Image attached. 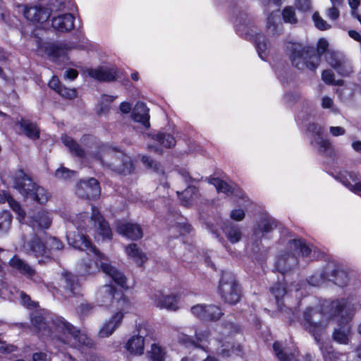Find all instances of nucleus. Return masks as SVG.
Masks as SVG:
<instances>
[{
	"label": "nucleus",
	"instance_id": "42",
	"mask_svg": "<svg viewBox=\"0 0 361 361\" xmlns=\"http://www.w3.org/2000/svg\"><path fill=\"white\" fill-rule=\"evenodd\" d=\"M233 196L239 200H245L243 190L233 181L227 178V197Z\"/></svg>",
	"mask_w": 361,
	"mask_h": 361
},
{
	"label": "nucleus",
	"instance_id": "17",
	"mask_svg": "<svg viewBox=\"0 0 361 361\" xmlns=\"http://www.w3.org/2000/svg\"><path fill=\"white\" fill-rule=\"evenodd\" d=\"M152 300L154 305L161 309H166L169 310L175 311L178 308V298L174 294H164L162 292H156Z\"/></svg>",
	"mask_w": 361,
	"mask_h": 361
},
{
	"label": "nucleus",
	"instance_id": "31",
	"mask_svg": "<svg viewBox=\"0 0 361 361\" xmlns=\"http://www.w3.org/2000/svg\"><path fill=\"white\" fill-rule=\"evenodd\" d=\"M252 39L254 41L255 46L259 56L262 59L265 60L269 55V39L264 34L261 32H256L252 36Z\"/></svg>",
	"mask_w": 361,
	"mask_h": 361
},
{
	"label": "nucleus",
	"instance_id": "55",
	"mask_svg": "<svg viewBox=\"0 0 361 361\" xmlns=\"http://www.w3.org/2000/svg\"><path fill=\"white\" fill-rule=\"evenodd\" d=\"M142 161L147 167L153 169L154 171H156L158 173L164 174V171L161 169L160 164L159 163H157V161L150 159L149 157L142 156Z\"/></svg>",
	"mask_w": 361,
	"mask_h": 361
},
{
	"label": "nucleus",
	"instance_id": "47",
	"mask_svg": "<svg viewBox=\"0 0 361 361\" xmlns=\"http://www.w3.org/2000/svg\"><path fill=\"white\" fill-rule=\"evenodd\" d=\"M321 350L324 361H338L342 355L336 351L332 345H327Z\"/></svg>",
	"mask_w": 361,
	"mask_h": 361
},
{
	"label": "nucleus",
	"instance_id": "32",
	"mask_svg": "<svg viewBox=\"0 0 361 361\" xmlns=\"http://www.w3.org/2000/svg\"><path fill=\"white\" fill-rule=\"evenodd\" d=\"M51 222V219L49 213L45 211H41L36 215L30 217L29 224L34 229L37 228L47 229L49 227Z\"/></svg>",
	"mask_w": 361,
	"mask_h": 361
},
{
	"label": "nucleus",
	"instance_id": "50",
	"mask_svg": "<svg viewBox=\"0 0 361 361\" xmlns=\"http://www.w3.org/2000/svg\"><path fill=\"white\" fill-rule=\"evenodd\" d=\"M190 311L195 317L202 320H206V312L207 311V305L197 304L196 305L192 306L191 307Z\"/></svg>",
	"mask_w": 361,
	"mask_h": 361
},
{
	"label": "nucleus",
	"instance_id": "3",
	"mask_svg": "<svg viewBox=\"0 0 361 361\" xmlns=\"http://www.w3.org/2000/svg\"><path fill=\"white\" fill-rule=\"evenodd\" d=\"M287 47L288 58L291 65L300 71L307 69L315 72L321 63V58L326 55L329 42L324 38H320L314 48L312 45L298 42H289Z\"/></svg>",
	"mask_w": 361,
	"mask_h": 361
},
{
	"label": "nucleus",
	"instance_id": "12",
	"mask_svg": "<svg viewBox=\"0 0 361 361\" xmlns=\"http://www.w3.org/2000/svg\"><path fill=\"white\" fill-rule=\"evenodd\" d=\"M100 192L99 182L94 178L80 181L76 188L78 196L84 199L96 198L99 196Z\"/></svg>",
	"mask_w": 361,
	"mask_h": 361
},
{
	"label": "nucleus",
	"instance_id": "1",
	"mask_svg": "<svg viewBox=\"0 0 361 361\" xmlns=\"http://www.w3.org/2000/svg\"><path fill=\"white\" fill-rule=\"evenodd\" d=\"M31 321L36 332L40 336L51 337L63 343L75 346H91L92 340L86 334L77 329L61 317H55L51 323L48 324L47 319L40 313L31 314Z\"/></svg>",
	"mask_w": 361,
	"mask_h": 361
},
{
	"label": "nucleus",
	"instance_id": "15",
	"mask_svg": "<svg viewBox=\"0 0 361 361\" xmlns=\"http://www.w3.org/2000/svg\"><path fill=\"white\" fill-rule=\"evenodd\" d=\"M23 14L30 21L43 23L49 19L51 16V11L48 8L42 6H25Z\"/></svg>",
	"mask_w": 361,
	"mask_h": 361
},
{
	"label": "nucleus",
	"instance_id": "41",
	"mask_svg": "<svg viewBox=\"0 0 361 361\" xmlns=\"http://www.w3.org/2000/svg\"><path fill=\"white\" fill-rule=\"evenodd\" d=\"M242 232L240 228L238 225L227 221V240L231 243L239 242L242 238Z\"/></svg>",
	"mask_w": 361,
	"mask_h": 361
},
{
	"label": "nucleus",
	"instance_id": "35",
	"mask_svg": "<svg viewBox=\"0 0 361 361\" xmlns=\"http://www.w3.org/2000/svg\"><path fill=\"white\" fill-rule=\"evenodd\" d=\"M126 252L129 258L133 259L141 266L146 260L147 257L135 243H131L126 247Z\"/></svg>",
	"mask_w": 361,
	"mask_h": 361
},
{
	"label": "nucleus",
	"instance_id": "40",
	"mask_svg": "<svg viewBox=\"0 0 361 361\" xmlns=\"http://www.w3.org/2000/svg\"><path fill=\"white\" fill-rule=\"evenodd\" d=\"M161 146L165 148H171L175 146L176 140L173 135L169 133L159 132L153 138Z\"/></svg>",
	"mask_w": 361,
	"mask_h": 361
},
{
	"label": "nucleus",
	"instance_id": "5",
	"mask_svg": "<svg viewBox=\"0 0 361 361\" xmlns=\"http://www.w3.org/2000/svg\"><path fill=\"white\" fill-rule=\"evenodd\" d=\"M77 229L84 230L85 233H97L103 238L111 239L112 233L109 224L104 219L99 211L92 208V214L89 217L86 213L75 215L72 219Z\"/></svg>",
	"mask_w": 361,
	"mask_h": 361
},
{
	"label": "nucleus",
	"instance_id": "18",
	"mask_svg": "<svg viewBox=\"0 0 361 361\" xmlns=\"http://www.w3.org/2000/svg\"><path fill=\"white\" fill-rule=\"evenodd\" d=\"M298 264V260L292 255L284 254L279 256L275 262V269L281 274L282 277L290 274Z\"/></svg>",
	"mask_w": 361,
	"mask_h": 361
},
{
	"label": "nucleus",
	"instance_id": "39",
	"mask_svg": "<svg viewBox=\"0 0 361 361\" xmlns=\"http://www.w3.org/2000/svg\"><path fill=\"white\" fill-rule=\"evenodd\" d=\"M61 140L63 143L68 147L71 152L74 153L79 157L85 156V151L71 137L66 134L61 135Z\"/></svg>",
	"mask_w": 361,
	"mask_h": 361
},
{
	"label": "nucleus",
	"instance_id": "49",
	"mask_svg": "<svg viewBox=\"0 0 361 361\" xmlns=\"http://www.w3.org/2000/svg\"><path fill=\"white\" fill-rule=\"evenodd\" d=\"M11 221L12 216L9 212L4 211L0 213V234L8 231Z\"/></svg>",
	"mask_w": 361,
	"mask_h": 361
},
{
	"label": "nucleus",
	"instance_id": "53",
	"mask_svg": "<svg viewBox=\"0 0 361 361\" xmlns=\"http://www.w3.org/2000/svg\"><path fill=\"white\" fill-rule=\"evenodd\" d=\"M150 357L153 361H162L164 353L162 348L157 344H152L149 352Z\"/></svg>",
	"mask_w": 361,
	"mask_h": 361
},
{
	"label": "nucleus",
	"instance_id": "11",
	"mask_svg": "<svg viewBox=\"0 0 361 361\" xmlns=\"http://www.w3.org/2000/svg\"><path fill=\"white\" fill-rule=\"evenodd\" d=\"M9 266L18 271L22 275L35 283L42 282V279L39 276L34 268L28 263L20 259L18 255H14L8 262Z\"/></svg>",
	"mask_w": 361,
	"mask_h": 361
},
{
	"label": "nucleus",
	"instance_id": "6",
	"mask_svg": "<svg viewBox=\"0 0 361 361\" xmlns=\"http://www.w3.org/2000/svg\"><path fill=\"white\" fill-rule=\"evenodd\" d=\"M13 187L23 197L31 198L39 204L46 203L49 198V193L47 190L34 183L22 170H19L15 174Z\"/></svg>",
	"mask_w": 361,
	"mask_h": 361
},
{
	"label": "nucleus",
	"instance_id": "7",
	"mask_svg": "<svg viewBox=\"0 0 361 361\" xmlns=\"http://www.w3.org/2000/svg\"><path fill=\"white\" fill-rule=\"evenodd\" d=\"M326 63L341 77H348L353 72L349 59L343 53L331 50L325 56Z\"/></svg>",
	"mask_w": 361,
	"mask_h": 361
},
{
	"label": "nucleus",
	"instance_id": "25",
	"mask_svg": "<svg viewBox=\"0 0 361 361\" xmlns=\"http://www.w3.org/2000/svg\"><path fill=\"white\" fill-rule=\"evenodd\" d=\"M74 16L71 13H64L54 17L51 25L55 30L61 32H69L74 27Z\"/></svg>",
	"mask_w": 361,
	"mask_h": 361
},
{
	"label": "nucleus",
	"instance_id": "8",
	"mask_svg": "<svg viewBox=\"0 0 361 361\" xmlns=\"http://www.w3.org/2000/svg\"><path fill=\"white\" fill-rule=\"evenodd\" d=\"M243 341L244 336L241 326L236 323L227 322V357L235 355L243 357L244 351L243 345L238 342H231L232 338Z\"/></svg>",
	"mask_w": 361,
	"mask_h": 361
},
{
	"label": "nucleus",
	"instance_id": "44",
	"mask_svg": "<svg viewBox=\"0 0 361 361\" xmlns=\"http://www.w3.org/2000/svg\"><path fill=\"white\" fill-rule=\"evenodd\" d=\"M317 143L320 147L319 153L324 154L329 158H334L335 157V149L329 140L321 138Z\"/></svg>",
	"mask_w": 361,
	"mask_h": 361
},
{
	"label": "nucleus",
	"instance_id": "59",
	"mask_svg": "<svg viewBox=\"0 0 361 361\" xmlns=\"http://www.w3.org/2000/svg\"><path fill=\"white\" fill-rule=\"evenodd\" d=\"M334 79L335 75L331 70L326 69L322 72V80L324 82L325 84L331 85L334 84Z\"/></svg>",
	"mask_w": 361,
	"mask_h": 361
},
{
	"label": "nucleus",
	"instance_id": "46",
	"mask_svg": "<svg viewBox=\"0 0 361 361\" xmlns=\"http://www.w3.org/2000/svg\"><path fill=\"white\" fill-rule=\"evenodd\" d=\"M47 49H49V55L54 58L58 59L61 57L63 59L66 57L67 48L65 47L64 44H49Z\"/></svg>",
	"mask_w": 361,
	"mask_h": 361
},
{
	"label": "nucleus",
	"instance_id": "45",
	"mask_svg": "<svg viewBox=\"0 0 361 361\" xmlns=\"http://www.w3.org/2000/svg\"><path fill=\"white\" fill-rule=\"evenodd\" d=\"M281 16L285 23L296 24L298 23V18L293 6H285L281 11Z\"/></svg>",
	"mask_w": 361,
	"mask_h": 361
},
{
	"label": "nucleus",
	"instance_id": "52",
	"mask_svg": "<svg viewBox=\"0 0 361 361\" xmlns=\"http://www.w3.org/2000/svg\"><path fill=\"white\" fill-rule=\"evenodd\" d=\"M75 172L66 167H61L55 171V177L59 180H66L74 176Z\"/></svg>",
	"mask_w": 361,
	"mask_h": 361
},
{
	"label": "nucleus",
	"instance_id": "24",
	"mask_svg": "<svg viewBox=\"0 0 361 361\" xmlns=\"http://www.w3.org/2000/svg\"><path fill=\"white\" fill-rule=\"evenodd\" d=\"M116 229L118 233L134 240L141 238L143 235L141 227L137 224L119 222Z\"/></svg>",
	"mask_w": 361,
	"mask_h": 361
},
{
	"label": "nucleus",
	"instance_id": "48",
	"mask_svg": "<svg viewBox=\"0 0 361 361\" xmlns=\"http://www.w3.org/2000/svg\"><path fill=\"white\" fill-rule=\"evenodd\" d=\"M222 310L214 305H208L207 311L206 312V321H216L221 318L223 315Z\"/></svg>",
	"mask_w": 361,
	"mask_h": 361
},
{
	"label": "nucleus",
	"instance_id": "20",
	"mask_svg": "<svg viewBox=\"0 0 361 361\" xmlns=\"http://www.w3.org/2000/svg\"><path fill=\"white\" fill-rule=\"evenodd\" d=\"M118 70L117 68L101 67L95 69H90L87 71L88 75L99 80L103 82H111L115 80L118 77Z\"/></svg>",
	"mask_w": 361,
	"mask_h": 361
},
{
	"label": "nucleus",
	"instance_id": "2",
	"mask_svg": "<svg viewBox=\"0 0 361 361\" xmlns=\"http://www.w3.org/2000/svg\"><path fill=\"white\" fill-rule=\"evenodd\" d=\"M67 240L71 245L79 250H85L89 256L95 260L94 264L91 262L81 264V273L82 274H91L97 270L98 267H100L102 271L109 276L115 283L122 287L125 286L126 276L108 262V260L92 245L85 234L78 233L75 235L74 233H69L67 235Z\"/></svg>",
	"mask_w": 361,
	"mask_h": 361
},
{
	"label": "nucleus",
	"instance_id": "29",
	"mask_svg": "<svg viewBox=\"0 0 361 361\" xmlns=\"http://www.w3.org/2000/svg\"><path fill=\"white\" fill-rule=\"evenodd\" d=\"M20 133L30 140H37L39 137L40 130L37 124L26 119H21L18 123Z\"/></svg>",
	"mask_w": 361,
	"mask_h": 361
},
{
	"label": "nucleus",
	"instance_id": "16",
	"mask_svg": "<svg viewBox=\"0 0 361 361\" xmlns=\"http://www.w3.org/2000/svg\"><path fill=\"white\" fill-rule=\"evenodd\" d=\"M124 317V313L115 312L109 319L102 324L98 334L101 338H108L121 325Z\"/></svg>",
	"mask_w": 361,
	"mask_h": 361
},
{
	"label": "nucleus",
	"instance_id": "27",
	"mask_svg": "<svg viewBox=\"0 0 361 361\" xmlns=\"http://www.w3.org/2000/svg\"><path fill=\"white\" fill-rule=\"evenodd\" d=\"M61 286L67 291L68 295H75L78 293L80 285L76 276L63 271L60 279Z\"/></svg>",
	"mask_w": 361,
	"mask_h": 361
},
{
	"label": "nucleus",
	"instance_id": "10",
	"mask_svg": "<svg viewBox=\"0 0 361 361\" xmlns=\"http://www.w3.org/2000/svg\"><path fill=\"white\" fill-rule=\"evenodd\" d=\"M318 314L316 309L312 307H307L303 312V322L302 325L305 331L314 337L317 342L321 339L322 325L321 322H314L313 317Z\"/></svg>",
	"mask_w": 361,
	"mask_h": 361
},
{
	"label": "nucleus",
	"instance_id": "4",
	"mask_svg": "<svg viewBox=\"0 0 361 361\" xmlns=\"http://www.w3.org/2000/svg\"><path fill=\"white\" fill-rule=\"evenodd\" d=\"M96 156L104 167L114 172L127 175L134 169L131 158L116 148L100 146Z\"/></svg>",
	"mask_w": 361,
	"mask_h": 361
},
{
	"label": "nucleus",
	"instance_id": "58",
	"mask_svg": "<svg viewBox=\"0 0 361 361\" xmlns=\"http://www.w3.org/2000/svg\"><path fill=\"white\" fill-rule=\"evenodd\" d=\"M56 92L66 99H73L77 96V92L75 89H69L63 85Z\"/></svg>",
	"mask_w": 361,
	"mask_h": 361
},
{
	"label": "nucleus",
	"instance_id": "51",
	"mask_svg": "<svg viewBox=\"0 0 361 361\" xmlns=\"http://www.w3.org/2000/svg\"><path fill=\"white\" fill-rule=\"evenodd\" d=\"M81 144L87 151H92V149L97 147L99 145L97 139L91 135H84L81 138Z\"/></svg>",
	"mask_w": 361,
	"mask_h": 361
},
{
	"label": "nucleus",
	"instance_id": "43",
	"mask_svg": "<svg viewBox=\"0 0 361 361\" xmlns=\"http://www.w3.org/2000/svg\"><path fill=\"white\" fill-rule=\"evenodd\" d=\"M273 349L276 356L280 361H297L293 353H286L283 350L282 345L279 341H274Z\"/></svg>",
	"mask_w": 361,
	"mask_h": 361
},
{
	"label": "nucleus",
	"instance_id": "63",
	"mask_svg": "<svg viewBox=\"0 0 361 361\" xmlns=\"http://www.w3.org/2000/svg\"><path fill=\"white\" fill-rule=\"evenodd\" d=\"M209 183L214 185L217 192H225L224 185L225 183L224 180L218 178H212L210 179Z\"/></svg>",
	"mask_w": 361,
	"mask_h": 361
},
{
	"label": "nucleus",
	"instance_id": "57",
	"mask_svg": "<svg viewBox=\"0 0 361 361\" xmlns=\"http://www.w3.org/2000/svg\"><path fill=\"white\" fill-rule=\"evenodd\" d=\"M7 200H8V202L10 207L13 209V210L14 212H16V214H18V216H19V221H21L22 219H24L25 216V213L22 209V208H21L20 205L19 204V203L18 202H16L11 197H8Z\"/></svg>",
	"mask_w": 361,
	"mask_h": 361
},
{
	"label": "nucleus",
	"instance_id": "30",
	"mask_svg": "<svg viewBox=\"0 0 361 361\" xmlns=\"http://www.w3.org/2000/svg\"><path fill=\"white\" fill-rule=\"evenodd\" d=\"M288 283L285 280V277H282V281L279 280L274 283L270 288L271 293L274 296L276 304L279 307L282 308L283 305V297L287 293Z\"/></svg>",
	"mask_w": 361,
	"mask_h": 361
},
{
	"label": "nucleus",
	"instance_id": "9",
	"mask_svg": "<svg viewBox=\"0 0 361 361\" xmlns=\"http://www.w3.org/2000/svg\"><path fill=\"white\" fill-rule=\"evenodd\" d=\"M324 281H330L339 287H345L348 283V274L337 264H326L320 273Z\"/></svg>",
	"mask_w": 361,
	"mask_h": 361
},
{
	"label": "nucleus",
	"instance_id": "23",
	"mask_svg": "<svg viewBox=\"0 0 361 361\" xmlns=\"http://www.w3.org/2000/svg\"><path fill=\"white\" fill-rule=\"evenodd\" d=\"M348 300L345 298L336 299L332 300L329 307L327 312L330 318H334L342 315H345L346 312H350L354 315V310L350 307H347Z\"/></svg>",
	"mask_w": 361,
	"mask_h": 361
},
{
	"label": "nucleus",
	"instance_id": "56",
	"mask_svg": "<svg viewBox=\"0 0 361 361\" xmlns=\"http://www.w3.org/2000/svg\"><path fill=\"white\" fill-rule=\"evenodd\" d=\"M307 130L318 138H322L324 133V128L317 123H310L307 126Z\"/></svg>",
	"mask_w": 361,
	"mask_h": 361
},
{
	"label": "nucleus",
	"instance_id": "34",
	"mask_svg": "<svg viewBox=\"0 0 361 361\" xmlns=\"http://www.w3.org/2000/svg\"><path fill=\"white\" fill-rule=\"evenodd\" d=\"M243 296V288L239 282L233 279L231 282L230 290L227 293V304L235 305Z\"/></svg>",
	"mask_w": 361,
	"mask_h": 361
},
{
	"label": "nucleus",
	"instance_id": "26",
	"mask_svg": "<svg viewBox=\"0 0 361 361\" xmlns=\"http://www.w3.org/2000/svg\"><path fill=\"white\" fill-rule=\"evenodd\" d=\"M120 293L117 292L115 287L111 284H106L99 287L96 293L98 302L103 305L114 303Z\"/></svg>",
	"mask_w": 361,
	"mask_h": 361
},
{
	"label": "nucleus",
	"instance_id": "36",
	"mask_svg": "<svg viewBox=\"0 0 361 361\" xmlns=\"http://www.w3.org/2000/svg\"><path fill=\"white\" fill-rule=\"evenodd\" d=\"M290 244L293 246V250L298 252L302 257H309L312 253V249L303 238L293 239Z\"/></svg>",
	"mask_w": 361,
	"mask_h": 361
},
{
	"label": "nucleus",
	"instance_id": "54",
	"mask_svg": "<svg viewBox=\"0 0 361 361\" xmlns=\"http://www.w3.org/2000/svg\"><path fill=\"white\" fill-rule=\"evenodd\" d=\"M312 19L314 23L315 27L319 30L324 31L329 30L331 27V25H329L326 23V21L324 20L317 12H315L313 14Z\"/></svg>",
	"mask_w": 361,
	"mask_h": 361
},
{
	"label": "nucleus",
	"instance_id": "22",
	"mask_svg": "<svg viewBox=\"0 0 361 361\" xmlns=\"http://www.w3.org/2000/svg\"><path fill=\"white\" fill-rule=\"evenodd\" d=\"M279 222L273 218H261L257 226L254 227L252 234L261 240L266 234L276 228Z\"/></svg>",
	"mask_w": 361,
	"mask_h": 361
},
{
	"label": "nucleus",
	"instance_id": "60",
	"mask_svg": "<svg viewBox=\"0 0 361 361\" xmlns=\"http://www.w3.org/2000/svg\"><path fill=\"white\" fill-rule=\"evenodd\" d=\"M295 4L298 10L303 12L308 11L312 8L310 0H295Z\"/></svg>",
	"mask_w": 361,
	"mask_h": 361
},
{
	"label": "nucleus",
	"instance_id": "13",
	"mask_svg": "<svg viewBox=\"0 0 361 361\" xmlns=\"http://www.w3.org/2000/svg\"><path fill=\"white\" fill-rule=\"evenodd\" d=\"M353 319V314L350 312H346L345 315L342 317L338 321V328L335 329L333 334V339L340 344H348L349 341L348 332L350 329L349 323Z\"/></svg>",
	"mask_w": 361,
	"mask_h": 361
},
{
	"label": "nucleus",
	"instance_id": "38",
	"mask_svg": "<svg viewBox=\"0 0 361 361\" xmlns=\"http://www.w3.org/2000/svg\"><path fill=\"white\" fill-rule=\"evenodd\" d=\"M179 200L186 207L192 204L197 197V190L195 187L188 186L183 192H177Z\"/></svg>",
	"mask_w": 361,
	"mask_h": 361
},
{
	"label": "nucleus",
	"instance_id": "64",
	"mask_svg": "<svg viewBox=\"0 0 361 361\" xmlns=\"http://www.w3.org/2000/svg\"><path fill=\"white\" fill-rule=\"evenodd\" d=\"M178 174L180 177L186 183H190L196 180V178H192L189 172L185 169H180L178 170Z\"/></svg>",
	"mask_w": 361,
	"mask_h": 361
},
{
	"label": "nucleus",
	"instance_id": "62",
	"mask_svg": "<svg viewBox=\"0 0 361 361\" xmlns=\"http://www.w3.org/2000/svg\"><path fill=\"white\" fill-rule=\"evenodd\" d=\"M49 246L50 250H61L63 248V243L54 237H50L47 241Z\"/></svg>",
	"mask_w": 361,
	"mask_h": 361
},
{
	"label": "nucleus",
	"instance_id": "14",
	"mask_svg": "<svg viewBox=\"0 0 361 361\" xmlns=\"http://www.w3.org/2000/svg\"><path fill=\"white\" fill-rule=\"evenodd\" d=\"M343 185L351 192L361 196V180H359L358 174L354 171H340L336 176Z\"/></svg>",
	"mask_w": 361,
	"mask_h": 361
},
{
	"label": "nucleus",
	"instance_id": "37",
	"mask_svg": "<svg viewBox=\"0 0 361 361\" xmlns=\"http://www.w3.org/2000/svg\"><path fill=\"white\" fill-rule=\"evenodd\" d=\"M113 304L117 308V312H121L124 314L128 313L133 307L132 301L121 293L116 297Z\"/></svg>",
	"mask_w": 361,
	"mask_h": 361
},
{
	"label": "nucleus",
	"instance_id": "19",
	"mask_svg": "<svg viewBox=\"0 0 361 361\" xmlns=\"http://www.w3.org/2000/svg\"><path fill=\"white\" fill-rule=\"evenodd\" d=\"M146 329L140 328L138 329V334L133 336L126 343L127 350L133 355H140L144 353L145 336Z\"/></svg>",
	"mask_w": 361,
	"mask_h": 361
},
{
	"label": "nucleus",
	"instance_id": "61",
	"mask_svg": "<svg viewBox=\"0 0 361 361\" xmlns=\"http://www.w3.org/2000/svg\"><path fill=\"white\" fill-rule=\"evenodd\" d=\"M245 211L242 209H235L230 212L231 219L236 221H242L245 218Z\"/></svg>",
	"mask_w": 361,
	"mask_h": 361
},
{
	"label": "nucleus",
	"instance_id": "33",
	"mask_svg": "<svg viewBox=\"0 0 361 361\" xmlns=\"http://www.w3.org/2000/svg\"><path fill=\"white\" fill-rule=\"evenodd\" d=\"M280 10L271 11L267 18L266 27L270 30L272 35L277 36L283 33V26H280L277 23V20L279 18Z\"/></svg>",
	"mask_w": 361,
	"mask_h": 361
},
{
	"label": "nucleus",
	"instance_id": "28",
	"mask_svg": "<svg viewBox=\"0 0 361 361\" xmlns=\"http://www.w3.org/2000/svg\"><path fill=\"white\" fill-rule=\"evenodd\" d=\"M132 117L136 122L140 123L146 128H148L149 124V109L143 102H137L133 111Z\"/></svg>",
	"mask_w": 361,
	"mask_h": 361
},
{
	"label": "nucleus",
	"instance_id": "21",
	"mask_svg": "<svg viewBox=\"0 0 361 361\" xmlns=\"http://www.w3.org/2000/svg\"><path fill=\"white\" fill-rule=\"evenodd\" d=\"M24 247L27 250L31 251L36 257H42L38 260V263L40 264L50 260L47 249L37 236H35L30 242L25 244Z\"/></svg>",
	"mask_w": 361,
	"mask_h": 361
}]
</instances>
